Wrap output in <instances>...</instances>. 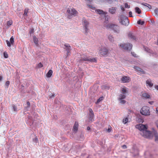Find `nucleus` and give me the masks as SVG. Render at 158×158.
I'll list each match as a JSON object with an SVG mask.
<instances>
[{
    "instance_id": "9b49d317",
    "label": "nucleus",
    "mask_w": 158,
    "mask_h": 158,
    "mask_svg": "<svg viewBox=\"0 0 158 158\" xmlns=\"http://www.w3.org/2000/svg\"><path fill=\"white\" fill-rule=\"evenodd\" d=\"M130 80V78L127 76H124L121 79L122 82L123 83L128 82Z\"/></svg>"
},
{
    "instance_id": "58836bf2",
    "label": "nucleus",
    "mask_w": 158,
    "mask_h": 158,
    "mask_svg": "<svg viewBox=\"0 0 158 158\" xmlns=\"http://www.w3.org/2000/svg\"><path fill=\"white\" fill-rule=\"evenodd\" d=\"M120 103L122 104H124L126 102V101L123 99H118Z\"/></svg>"
},
{
    "instance_id": "6ab92c4d",
    "label": "nucleus",
    "mask_w": 158,
    "mask_h": 158,
    "mask_svg": "<svg viewBox=\"0 0 158 158\" xmlns=\"http://www.w3.org/2000/svg\"><path fill=\"white\" fill-rule=\"evenodd\" d=\"M146 84L150 87H152L153 85V84L152 83L151 80L150 79L146 81Z\"/></svg>"
},
{
    "instance_id": "bb28decb",
    "label": "nucleus",
    "mask_w": 158,
    "mask_h": 158,
    "mask_svg": "<svg viewBox=\"0 0 158 158\" xmlns=\"http://www.w3.org/2000/svg\"><path fill=\"white\" fill-rule=\"evenodd\" d=\"M121 91L123 94H125L127 93V91L126 87H124L122 88Z\"/></svg>"
},
{
    "instance_id": "052dcab7",
    "label": "nucleus",
    "mask_w": 158,
    "mask_h": 158,
    "mask_svg": "<svg viewBox=\"0 0 158 158\" xmlns=\"http://www.w3.org/2000/svg\"><path fill=\"white\" fill-rule=\"evenodd\" d=\"M2 76H0V81L2 80Z\"/></svg>"
},
{
    "instance_id": "a878e982",
    "label": "nucleus",
    "mask_w": 158,
    "mask_h": 158,
    "mask_svg": "<svg viewBox=\"0 0 158 158\" xmlns=\"http://www.w3.org/2000/svg\"><path fill=\"white\" fill-rule=\"evenodd\" d=\"M126 96L124 94H121L119 95V97L118 99H124L125 98Z\"/></svg>"
},
{
    "instance_id": "cd10ccee",
    "label": "nucleus",
    "mask_w": 158,
    "mask_h": 158,
    "mask_svg": "<svg viewBox=\"0 0 158 158\" xmlns=\"http://www.w3.org/2000/svg\"><path fill=\"white\" fill-rule=\"evenodd\" d=\"M128 117H127L123 119V122L124 124H126L128 122Z\"/></svg>"
},
{
    "instance_id": "c85d7f7f",
    "label": "nucleus",
    "mask_w": 158,
    "mask_h": 158,
    "mask_svg": "<svg viewBox=\"0 0 158 158\" xmlns=\"http://www.w3.org/2000/svg\"><path fill=\"white\" fill-rule=\"evenodd\" d=\"M96 11L99 14H104V12L103 11L99 9L97 10Z\"/></svg>"
},
{
    "instance_id": "f257e3e1",
    "label": "nucleus",
    "mask_w": 158,
    "mask_h": 158,
    "mask_svg": "<svg viewBox=\"0 0 158 158\" xmlns=\"http://www.w3.org/2000/svg\"><path fill=\"white\" fill-rule=\"evenodd\" d=\"M141 114L144 115L148 116L150 114L149 108L147 106H144L140 110Z\"/></svg>"
},
{
    "instance_id": "5701e85b",
    "label": "nucleus",
    "mask_w": 158,
    "mask_h": 158,
    "mask_svg": "<svg viewBox=\"0 0 158 158\" xmlns=\"http://www.w3.org/2000/svg\"><path fill=\"white\" fill-rule=\"evenodd\" d=\"M94 116V114H89V120L90 121H92L93 119Z\"/></svg>"
},
{
    "instance_id": "4be33fe9",
    "label": "nucleus",
    "mask_w": 158,
    "mask_h": 158,
    "mask_svg": "<svg viewBox=\"0 0 158 158\" xmlns=\"http://www.w3.org/2000/svg\"><path fill=\"white\" fill-rule=\"evenodd\" d=\"M141 4L148 7L149 10L151 9L152 8L151 5L147 3H141Z\"/></svg>"
},
{
    "instance_id": "aec40b11",
    "label": "nucleus",
    "mask_w": 158,
    "mask_h": 158,
    "mask_svg": "<svg viewBox=\"0 0 158 158\" xmlns=\"http://www.w3.org/2000/svg\"><path fill=\"white\" fill-rule=\"evenodd\" d=\"M33 40L34 43L36 46L38 45V39L35 36H34L33 37Z\"/></svg>"
},
{
    "instance_id": "bf43d9fd",
    "label": "nucleus",
    "mask_w": 158,
    "mask_h": 158,
    "mask_svg": "<svg viewBox=\"0 0 158 158\" xmlns=\"http://www.w3.org/2000/svg\"><path fill=\"white\" fill-rule=\"evenodd\" d=\"M149 103H150V104L152 105L153 103V102L152 101V102H149Z\"/></svg>"
},
{
    "instance_id": "39448f33",
    "label": "nucleus",
    "mask_w": 158,
    "mask_h": 158,
    "mask_svg": "<svg viewBox=\"0 0 158 158\" xmlns=\"http://www.w3.org/2000/svg\"><path fill=\"white\" fill-rule=\"evenodd\" d=\"M120 46L122 48L126 50H130L132 47V45L130 44H123Z\"/></svg>"
},
{
    "instance_id": "680f3d73",
    "label": "nucleus",
    "mask_w": 158,
    "mask_h": 158,
    "mask_svg": "<svg viewBox=\"0 0 158 158\" xmlns=\"http://www.w3.org/2000/svg\"><path fill=\"white\" fill-rule=\"evenodd\" d=\"M90 129V127H87V130H89Z\"/></svg>"
},
{
    "instance_id": "f704fd0d",
    "label": "nucleus",
    "mask_w": 158,
    "mask_h": 158,
    "mask_svg": "<svg viewBox=\"0 0 158 158\" xmlns=\"http://www.w3.org/2000/svg\"><path fill=\"white\" fill-rule=\"evenodd\" d=\"M89 61H90L91 62H96L97 60L95 58H93L92 59H89Z\"/></svg>"
},
{
    "instance_id": "e2e57ef3",
    "label": "nucleus",
    "mask_w": 158,
    "mask_h": 158,
    "mask_svg": "<svg viewBox=\"0 0 158 158\" xmlns=\"http://www.w3.org/2000/svg\"><path fill=\"white\" fill-rule=\"evenodd\" d=\"M54 95H52L51 96V98H52V97H54Z\"/></svg>"
},
{
    "instance_id": "a18cd8bd",
    "label": "nucleus",
    "mask_w": 158,
    "mask_h": 158,
    "mask_svg": "<svg viewBox=\"0 0 158 158\" xmlns=\"http://www.w3.org/2000/svg\"><path fill=\"white\" fill-rule=\"evenodd\" d=\"M131 53L132 56L135 57H137L136 54L134 52H131Z\"/></svg>"
},
{
    "instance_id": "de8ad7c7",
    "label": "nucleus",
    "mask_w": 158,
    "mask_h": 158,
    "mask_svg": "<svg viewBox=\"0 0 158 158\" xmlns=\"http://www.w3.org/2000/svg\"><path fill=\"white\" fill-rule=\"evenodd\" d=\"M89 114H94L91 108H89Z\"/></svg>"
},
{
    "instance_id": "4468645a",
    "label": "nucleus",
    "mask_w": 158,
    "mask_h": 158,
    "mask_svg": "<svg viewBox=\"0 0 158 158\" xmlns=\"http://www.w3.org/2000/svg\"><path fill=\"white\" fill-rule=\"evenodd\" d=\"M78 122H76L73 127V130L74 131H77L78 130Z\"/></svg>"
},
{
    "instance_id": "f3484780",
    "label": "nucleus",
    "mask_w": 158,
    "mask_h": 158,
    "mask_svg": "<svg viewBox=\"0 0 158 158\" xmlns=\"http://www.w3.org/2000/svg\"><path fill=\"white\" fill-rule=\"evenodd\" d=\"M134 68L137 71L140 72L142 73H144V71L142 69L139 67L135 66L134 67Z\"/></svg>"
},
{
    "instance_id": "a19ab883",
    "label": "nucleus",
    "mask_w": 158,
    "mask_h": 158,
    "mask_svg": "<svg viewBox=\"0 0 158 158\" xmlns=\"http://www.w3.org/2000/svg\"><path fill=\"white\" fill-rule=\"evenodd\" d=\"M124 6L125 8H130V6L128 5L127 3H125L124 4Z\"/></svg>"
},
{
    "instance_id": "37998d69",
    "label": "nucleus",
    "mask_w": 158,
    "mask_h": 158,
    "mask_svg": "<svg viewBox=\"0 0 158 158\" xmlns=\"http://www.w3.org/2000/svg\"><path fill=\"white\" fill-rule=\"evenodd\" d=\"M87 6L89 7L92 9V10H95V8L94 7L92 6H91L90 5H88V4L87 5Z\"/></svg>"
},
{
    "instance_id": "2f4dec72",
    "label": "nucleus",
    "mask_w": 158,
    "mask_h": 158,
    "mask_svg": "<svg viewBox=\"0 0 158 158\" xmlns=\"http://www.w3.org/2000/svg\"><path fill=\"white\" fill-rule=\"evenodd\" d=\"M137 23L138 24L143 25L144 23V21H142L141 20H139L137 21Z\"/></svg>"
},
{
    "instance_id": "7c9ffc66",
    "label": "nucleus",
    "mask_w": 158,
    "mask_h": 158,
    "mask_svg": "<svg viewBox=\"0 0 158 158\" xmlns=\"http://www.w3.org/2000/svg\"><path fill=\"white\" fill-rule=\"evenodd\" d=\"M13 23V21L12 20H10L7 22V25L8 27L11 26Z\"/></svg>"
},
{
    "instance_id": "09e8293b",
    "label": "nucleus",
    "mask_w": 158,
    "mask_h": 158,
    "mask_svg": "<svg viewBox=\"0 0 158 158\" xmlns=\"http://www.w3.org/2000/svg\"><path fill=\"white\" fill-rule=\"evenodd\" d=\"M27 107L28 108L30 106V103L29 102L27 101Z\"/></svg>"
},
{
    "instance_id": "603ef678",
    "label": "nucleus",
    "mask_w": 158,
    "mask_h": 158,
    "mask_svg": "<svg viewBox=\"0 0 158 158\" xmlns=\"http://www.w3.org/2000/svg\"><path fill=\"white\" fill-rule=\"evenodd\" d=\"M122 147L124 149H126L127 148V146L126 145H123L122 146Z\"/></svg>"
},
{
    "instance_id": "7ed1b4c3",
    "label": "nucleus",
    "mask_w": 158,
    "mask_h": 158,
    "mask_svg": "<svg viewBox=\"0 0 158 158\" xmlns=\"http://www.w3.org/2000/svg\"><path fill=\"white\" fill-rule=\"evenodd\" d=\"M120 21L121 23L124 25H127L129 23V19L127 17L123 15H121Z\"/></svg>"
},
{
    "instance_id": "b1692460",
    "label": "nucleus",
    "mask_w": 158,
    "mask_h": 158,
    "mask_svg": "<svg viewBox=\"0 0 158 158\" xmlns=\"http://www.w3.org/2000/svg\"><path fill=\"white\" fill-rule=\"evenodd\" d=\"M135 12L138 14H140L141 13V11L139 8L138 7H136L135 8Z\"/></svg>"
},
{
    "instance_id": "6e6d98bb",
    "label": "nucleus",
    "mask_w": 158,
    "mask_h": 158,
    "mask_svg": "<svg viewBox=\"0 0 158 158\" xmlns=\"http://www.w3.org/2000/svg\"><path fill=\"white\" fill-rule=\"evenodd\" d=\"M156 126L158 128V120H157L156 121Z\"/></svg>"
},
{
    "instance_id": "c03bdc74",
    "label": "nucleus",
    "mask_w": 158,
    "mask_h": 158,
    "mask_svg": "<svg viewBox=\"0 0 158 158\" xmlns=\"http://www.w3.org/2000/svg\"><path fill=\"white\" fill-rule=\"evenodd\" d=\"M10 84V82L9 81H7L5 83V85L7 86H8Z\"/></svg>"
},
{
    "instance_id": "e433bc0d",
    "label": "nucleus",
    "mask_w": 158,
    "mask_h": 158,
    "mask_svg": "<svg viewBox=\"0 0 158 158\" xmlns=\"http://www.w3.org/2000/svg\"><path fill=\"white\" fill-rule=\"evenodd\" d=\"M43 66V64L41 63H39L37 64V67L38 68H41Z\"/></svg>"
},
{
    "instance_id": "f03ea898",
    "label": "nucleus",
    "mask_w": 158,
    "mask_h": 158,
    "mask_svg": "<svg viewBox=\"0 0 158 158\" xmlns=\"http://www.w3.org/2000/svg\"><path fill=\"white\" fill-rule=\"evenodd\" d=\"M107 28H109L112 29L114 31V32L118 33L119 32V27L114 24L112 23H110L108 24L107 26Z\"/></svg>"
},
{
    "instance_id": "423d86ee",
    "label": "nucleus",
    "mask_w": 158,
    "mask_h": 158,
    "mask_svg": "<svg viewBox=\"0 0 158 158\" xmlns=\"http://www.w3.org/2000/svg\"><path fill=\"white\" fill-rule=\"evenodd\" d=\"M108 53V49L105 47H102L99 50V54L101 56H104Z\"/></svg>"
},
{
    "instance_id": "49530a36",
    "label": "nucleus",
    "mask_w": 158,
    "mask_h": 158,
    "mask_svg": "<svg viewBox=\"0 0 158 158\" xmlns=\"http://www.w3.org/2000/svg\"><path fill=\"white\" fill-rule=\"evenodd\" d=\"M110 128H109L107 130V131L108 132H110L111 131L112 129L111 128V127L110 126Z\"/></svg>"
},
{
    "instance_id": "412c9836",
    "label": "nucleus",
    "mask_w": 158,
    "mask_h": 158,
    "mask_svg": "<svg viewBox=\"0 0 158 158\" xmlns=\"http://www.w3.org/2000/svg\"><path fill=\"white\" fill-rule=\"evenodd\" d=\"M155 137V141L158 142V135L156 131H155L152 133Z\"/></svg>"
},
{
    "instance_id": "473e14b6",
    "label": "nucleus",
    "mask_w": 158,
    "mask_h": 158,
    "mask_svg": "<svg viewBox=\"0 0 158 158\" xmlns=\"http://www.w3.org/2000/svg\"><path fill=\"white\" fill-rule=\"evenodd\" d=\"M108 38L110 41L111 42H113L114 41V38L112 35H109Z\"/></svg>"
},
{
    "instance_id": "c756f323",
    "label": "nucleus",
    "mask_w": 158,
    "mask_h": 158,
    "mask_svg": "<svg viewBox=\"0 0 158 158\" xmlns=\"http://www.w3.org/2000/svg\"><path fill=\"white\" fill-rule=\"evenodd\" d=\"M104 98L103 97L99 98L97 100V102H96V104H97L99 103L101 101H102L103 99Z\"/></svg>"
},
{
    "instance_id": "ddd939ff",
    "label": "nucleus",
    "mask_w": 158,
    "mask_h": 158,
    "mask_svg": "<svg viewBox=\"0 0 158 158\" xmlns=\"http://www.w3.org/2000/svg\"><path fill=\"white\" fill-rule=\"evenodd\" d=\"M128 36V38L131 40H136V37L131 32L129 33Z\"/></svg>"
},
{
    "instance_id": "f8f14e48",
    "label": "nucleus",
    "mask_w": 158,
    "mask_h": 158,
    "mask_svg": "<svg viewBox=\"0 0 158 158\" xmlns=\"http://www.w3.org/2000/svg\"><path fill=\"white\" fill-rule=\"evenodd\" d=\"M64 46H65V49L67 52V53H66V56H69V54L70 53L71 51L70 48L71 46L69 45L68 44H64Z\"/></svg>"
},
{
    "instance_id": "0eeeda50",
    "label": "nucleus",
    "mask_w": 158,
    "mask_h": 158,
    "mask_svg": "<svg viewBox=\"0 0 158 158\" xmlns=\"http://www.w3.org/2000/svg\"><path fill=\"white\" fill-rule=\"evenodd\" d=\"M141 135L144 137L150 139L152 137V133L150 131L146 130L143 133H141Z\"/></svg>"
},
{
    "instance_id": "3c124183",
    "label": "nucleus",
    "mask_w": 158,
    "mask_h": 158,
    "mask_svg": "<svg viewBox=\"0 0 158 158\" xmlns=\"http://www.w3.org/2000/svg\"><path fill=\"white\" fill-rule=\"evenodd\" d=\"M34 32V29H31L29 32V34L31 35L32 33Z\"/></svg>"
},
{
    "instance_id": "8fccbe9b",
    "label": "nucleus",
    "mask_w": 158,
    "mask_h": 158,
    "mask_svg": "<svg viewBox=\"0 0 158 158\" xmlns=\"http://www.w3.org/2000/svg\"><path fill=\"white\" fill-rule=\"evenodd\" d=\"M33 141L36 143H37L38 142V139L37 137H36L34 139Z\"/></svg>"
},
{
    "instance_id": "79ce46f5",
    "label": "nucleus",
    "mask_w": 158,
    "mask_h": 158,
    "mask_svg": "<svg viewBox=\"0 0 158 158\" xmlns=\"http://www.w3.org/2000/svg\"><path fill=\"white\" fill-rule=\"evenodd\" d=\"M154 11L156 14L158 16V8L155 9L154 10Z\"/></svg>"
},
{
    "instance_id": "a211bd4d",
    "label": "nucleus",
    "mask_w": 158,
    "mask_h": 158,
    "mask_svg": "<svg viewBox=\"0 0 158 158\" xmlns=\"http://www.w3.org/2000/svg\"><path fill=\"white\" fill-rule=\"evenodd\" d=\"M53 73L52 70H49L48 73L46 75V76L47 77H51Z\"/></svg>"
},
{
    "instance_id": "4d7b16f0",
    "label": "nucleus",
    "mask_w": 158,
    "mask_h": 158,
    "mask_svg": "<svg viewBox=\"0 0 158 158\" xmlns=\"http://www.w3.org/2000/svg\"><path fill=\"white\" fill-rule=\"evenodd\" d=\"M107 87H106V86H102V89H106Z\"/></svg>"
},
{
    "instance_id": "1a4fd4ad",
    "label": "nucleus",
    "mask_w": 158,
    "mask_h": 158,
    "mask_svg": "<svg viewBox=\"0 0 158 158\" xmlns=\"http://www.w3.org/2000/svg\"><path fill=\"white\" fill-rule=\"evenodd\" d=\"M136 127L138 128L140 131H141V133H143L144 131L147 130V128L146 125L143 124H139V125H136Z\"/></svg>"
},
{
    "instance_id": "864d4df0",
    "label": "nucleus",
    "mask_w": 158,
    "mask_h": 158,
    "mask_svg": "<svg viewBox=\"0 0 158 158\" xmlns=\"http://www.w3.org/2000/svg\"><path fill=\"white\" fill-rule=\"evenodd\" d=\"M129 16L130 17H132V13L131 12V11H129Z\"/></svg>"
},
{
    "instance_id": "20e7f679",
    "label": "nucleus",
    "mask_w": 158,
    "mask_h": 158,
    "mask_svg": "<svg viewBox=\"0 0 158 158\" xmlns=\"http://www.w3.org/2000/svg\"><path fill=\"white\" fill-rule=\"evenodd\" d=\"M67 12L68 13V18L70 19L71 16H75L78 14V12L74 9H68L67 10Z\"/></svg>"
},
{
    "instance_id": "5fc2aeb1",
    "label": "nucleus",
    "mask_w": 158,
    "mask_h": 158,
    "mask_svg": "<svg viewBox=\"0 0 158 158\" xmlns=\"http://www.w3.org/2000/svg\"><path fill=\"white\" fill-rule=\"evenodd\" d=\"M120 8H121V9L123 10V11H124L125 9H124V8L122 6H121Z\"/></svg>"
},
{
    "instance_id": "ea45409f",
    "label": "nucleus",
    "mask_w": 158,
    "mask_h": 158,
    "mask_svg": "<svg viewBox=\"0 0 158 158\" xmlns=\"http://www.w3.org/2000/svg\"><path fill=\"white\" fill-rule=\"evenodd\" d=\"M12 106L13 109V110L15 111H17V108H16V107L14 105H12Z\"/></svg>"
},
{
    "instance_id": "dca6fc26",
    "label": "nucleus",
    "mask_w": 158,
    "mask_h": 158,
    "mask_svg": "<svg viewBox=\"0 0 158 158\" xmlns=\"http://www.w3.org/2000/svg\"><path fill=\"white\" fill-rule=\"evenodd\" d=\"M142 97L146 99L149 98H150V95L146 93H143L142 94Z\"/></svg>"
},
{
    "instance_id": "4c0bfd02",
    "label": "nucleus",
    "mask_w": 158,
    "mask_h": 158,
    "mask_svg": "<svg viewBox=\"0 0 158 158\" xmlns=\"http://www.w3.org/2000/svg\"><path fill=\"white\" fill-rule=\"evenodd\" d=\"M89 59H88L87 57L81 59V60L89 61Z\"/></svg>"
},
{
    "instance_id": "6e6552de",
    "label": "nucleus",
    "mask_w": 158,
    "mask_h": 158,
    "mask_svg": "<svg viewBox=\"0 0 158 158\" xmlns=\"http://www.w3.org/2000/svg\"><path fill=\"white\" fill-rule=\"evenodd\" d=\"M83 24L84 26V28L85 30V34H86L88 33L89 30V29L88 28L89 23L85 19H83Z\"/></svg>"
},
{
    "instance_id": "72a5a7b5",
    "label": "nucleus",
    "mask_w": 158,
    "mask_h": 158,
    "mask_svg": "<svg viewBox=\"0 0 158 158\" xmlns=\"http://www.w3.org/2000/svg\"><path fill=\"white\" fill-rule=\"evenodd\" d=\"M28 10H29V9H26L24 11V14H23L24 16H27V13H28Z\"/></svg>"
},
{
    "instance_id": "13d9d810",
    "label": "nucleus",
    "mask_w": 158,
    "mask_h": 158,
    "mask_svg": "<svg viewBox=\"0 0 158 158\" xmlns=\"http://www.w3.org/2000/svg\"><path fill=\"white\" fill-rule=\"evenodd\" d=\"M155 88L158 90V85H156L155 86Z\"/></svg>"
},
{
    "instance_id": "2eb2a0df",
    "label": "nucleus",
    "mask_w": 158,
    "mask_h": 158,
    "mask_svg": "<svg viewBox=\"0 0 158 158\" xmlns=\"http://www.w3.org/2000/svg\"><path fill=\"white\" fill-rule=\"evenodd\" d=\"M117 8L115 7H113L109 9V12L112 14H114L115 13Z\"/></svg>"
},
{
    "instance_id": "c9c22d12",
    "label": "nucleus",
    "mask_w": 158,
    "mask_h": 158,
    "mask_svg": "<svg viewBox=\"0 0 158 158\" xmlns=\"http://www.w3.org/2000/svg\"><path fill=\"white\" fill-rule=\"evenodd\" d=\"M4 57L6 58H7L8 57V55L7 52H5L3 53Z\"/></svg>"
},
{
    "instance_id": "393cba45",
    "label": "nucleus",
    "mask_w": 158,
    "mask_h": 158,
    "mask_svg": "<svg viewBox=\"0 0 158 158\" xmlns=\"http://www.w3.org/2000/svg\"><path fill=\"white\" fill-rule=\"evenodd\" d=\"M144 48L145 49V50L147 52L149 53H152V51L150 49H149L148 47H144Z\"/></svg>"
},
{
    "instance_id": "9d476101",
    "label": "nucleus",
    "mask_w": 158,
    "mask_h": 158,
    "mask_svg": "<svg viewBox=\"0 0 158 158\" xmlns=\"http://www.w3.org/2000/svg\"><path fill=\"white\" fill-rule=\"evenodd\" d=\"M6 43L7 45L9 47H10L11 45H13L14 43V38L13 36H12L11 37L10 41L8 40H6Z\"/></svg>"
}]
</instances>
